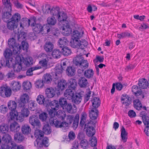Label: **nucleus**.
<instances>
[{"label":"nucleus","instance_id":"774afa93","mask_svg":"<svg viewBox=\"0 0 149 149\" xmlns=\"http://www.w3.org/2000/svg\"><path fill=\"white\" fill-rule=\"evenodd\" d=\"M40 119L42 121H45L47 117V114L43 112L40 114L39 115Z\"/></svg>","mask_w":149,"mask_h":149},{"label":"nucleus","instance_id":"8fccbe9b","mask_svg":"<svg viewBox=\"0 0 149 149\" xmlns=\"http://www.w3.org/2000/svg\"><path fill=\"white\" fill-rule=\"evenodd\" d=\"M75 71L74 68L72 67H68L66 70L67 74L68 76L70 77L74 75Z\"/></svg>","mask_w":149,"mask_h":149},{"label":"nucleus","instance_id":"0e129e2a","mask_svg":"<svg viewBox=\"0 0 149 149\" xmlns=\"http://www.w3.org/2000/svg\"><path fill=\"white\" fill-rule=\"evenodd\" d=\"M88 143L87 141L85 139L81 140L80 142L81 147L84 148L86 149L88 147Z\"/></svg>","mask_w":149,"mask_h":149},{"label":"nucleus","instance_id":"4c0bfd02","mask_svg":"<svg viewBox=\"0 0 149 149\" xmlns=\"http://www.w3.org/2000/svg\"><path fill=\"white\" fill-rule=\"evenodd\" d=\"M6 11L4 12L2 15V19L5 21L6 22V20L10 19H11V12L12 10L10 11L8 10H6Z\"/></svg>","mask_w":149,"mask_h":149},{"label":"nucleus","instance_id":"58836bf2","mask_svg":"<svg viewBox=\"0 0 149 149\" xmlns=\"http://www.w3.org/2000/svg\"><path fill=\"white\" fill-rule=\"evenodd\" d=\"M20 50H19V53H13V54L15 55V63H18L22 64V63L23 62V59H24V58L23 57H21L19 55L20 52Z\"/></svg>","mask_w":149,"mask_h":149},{"label":"nucleus","instance_id":"5fc2aeb1","mask_svg":"<svg viewBox=\"0 0 149 149\" xmlns=\"http://www.w3.org/2000/svg\"><path fill=\"white\" fill-rule=\"evenodd\" d=\"M79 118V114H76L74 118L72 126L74 129H76L78 126Z\"/></svg>","mask_w":149,"mask_h":149},{"label":"nucleus","instance_id":"4468645a","mask_svg":"<svg viewBox=\"0 0 149 149\" xmlns=\"http://www.w3.org/2000/svg\"><path fill=\"white\" fill-rule=\"evenodd\" d=\"M34 135L37 139L34 142V145L35 146L40 147V145H39V140L41 139V138L44 135L43 133L41 130H35L34 132Z\"/></svg>","mask_w":149,"mask_h":149},{"label":"nucleus","instance_id":"aec40b11","mask_svg":"<svg viewBox=\"0 0 149 149\" xmlns=\"http://www.w3.org/2000/svg\"><path fill=\"white\" fill-rule=\"evenodd\" d=\"M138 85L139 88L145 89L148 86V82L146 79L142 78L139 80Z\"/></svg>","mask_w":149,"mask_h":149},{"label":"nucleus","instance_id":"f704fd0d","mask_svg":"<svg viewBox=\"0 0 149 149\" xmlns=\"http://www.w3.org/2000/svg\"><path fill=\"white\" fill-rule=\"evenodd\" d=\"M142 117L143 121L145 125H149V117L147 116V114L142 112L140 113Z\"/></svg>","mask_w":149,"mask_h":149},{"label":"nucleus","instance_id":"f03ea898","mask_svg":"<svg viewBox=\"0 0 149 149\" xmlns=\"http://www.w3.org/2000/svg\"><path fill=\"white\" fill-rule=\"evenodd\" d=\"M42 11L44 13L50 14L51 15L56 17L60 22L66 21L67 19L66 13L63 11H60L58 7H51L49 5L47 4L45 8H43Z\"/></svg>","mask_w":149,"mask_h":149},{"label":"nucleus","instance_id":"ea45409f","mask_svg":"<svg viewBox=\"0 0 149 149\" xmlns=\"http://www.w3.org/2000/svg\"><path fill=\"white\" fill-rule=\"evenodd\" d=\"M22 133L25 134H28L30 133L31 128L28 125H25L22 127Z\"/></svg>","mask_w":149,"mask_h":149},{"label":"nucleus","instance_id":"338daca9","mask_svg":"<svg viewBox=\"0 0 149 149\" xmlns=\"http://www.w3.org/2000/svg\"><path fill=\"white\" fill-rule=\"evenodd\" d=\"M22 86L24 90H29L31 88V85L30 82L24 83L22 85Z\"/></svg>","mask_w":149,"mask_h":149},{"label":"nucleus","instance_id":"423d86ee","mask_svg":"<svg viewBox=\"0 0 149 149\" xmlns=\"http://www.w3.org/2000/svg\"><path fill=\"white\" fill-rule=\"evenodd\" d=\"M49 122L50 125L56 128L65 127H67L68 124L65 122H61L57 119L56 117L50 118Z\"/></svg>","mask_w":149,"mask_h":149},{"label":"nucleus","instance_id":"bf43d9fd","mask_svg":"<svg viewBox=\"0 0 149 149\" xmlns=\"http://www.w3.org/2000/svg\"><path fill=\"white\" fill-rule=\"evenodd\" d=\"M61 52L58 49H54L52 52V55L55 58H59L61 54Z\"/></svg>","mask_w":149,"mask_h":149},{"label":"nucleus","instance_id":"f257e3e1","mask_svg":"<svg viewBox=\"0 0 149 149\" xmlns=\"http://www.w3.org/2000/svg\"><path fill=\"white\" fill-rule=\"evenodd\" d=\"M6 61L3 60H1L2 65H6L10 68L13 66L14 71L17 72H20L22 69V64L15 63L14 65L15 60L13 58V54L12 51L9 49H6L3 53Z\"/></svg>","mask_w":149,"mask_h":149},{"label":"nucleus","instance_id":"c03bdc74","mask_svg":"<svg viewBox=\"0 0 149 149\" xmlns=\"http://www.w3.org/2000/svg\"><path fill=\"white\" fill-rule=\"evenodd\" d=\"M3 141L4 143H11L13 141H12V138L8 134H5L2 137Z\"/></svg>","mask_w":149,"mask_h":149},{"label":"nucleus","instance_id":"13d9d810","mask_svg":"<svg viewBox=\"0 0 149 149\" xmlns=\"http://www.w3.org/2000/svg\"><path fill=\"white\" fill-rule=\"evenodd\" d=\"M8 130V126L6 124H3L0 126V130L3 133H6Z\"/></svg>","mask_w":149,"mask_h":149},{"label":"nucleus","instance_id":"9b49d317","mask_svg":"<svg viewBox=\"0 0 149 149\" xmlns=\"http://www.w3.org/2000/svg\"><path fill=\"white\" fill-rule=\"evenodd\" d=\"M29 100V96L27 94H24L22 95L18 102V106L19 109L27 107L26 102H28Z\"/></svg>","mask_w":149,"mask_h":149},{"label":"nucleus","instance_id":"052dcab7","mask_svg":"<svg viewBox=\"0 0 149 149\" xmlns=\"http://www.w3.org/2000/svg\"><path fill=\"white\" fill-rule=\"evenodd\" d=\"M88 63L87 61L83 59V60H82L80 64L78 66H79L81 68H83L84 69H85L88 67Z\"/></svg>","mask_w":149,"mask_h":149},{"label":"nucleus","instance_id":"cd10ccee","mask_svg":"<svg viewBox=\"0 0 149 149\" xmlns=\"http://www.w3.org/2000/svg\"><path fill=\"white\" fill-rule=\"evenodd\" d=\"M78 84L81 87L86 88L88 84V82L85 78L81 77L79 79Z\"/></svg>","mask_w":149,"mask_h":149},{"label":"nucleus","instance_id":"4d7b16f0","mask_svg":"<svg viewBox=\"0 0 149 149\" xmlns=\"http://www.w3.org/2000/svg\"><path fill=\"white\" fill-rule=\"evenodd\" d=\"M42 130L43 134L45 133L46 134H48L51 132L50 127L48 124L45 125L43 127Z\"/></svg>","mask_w":149,"mask_h":149},{"label":"nucleus","instance_id":"c85d7f7f","mask_svg":"<svg viewBox=\"0 0 149 149\" xmlns=\"http://www.w3.org/2000/svg\"><path fill=\"white\" fill-rule=\"evenodd\" d=\"M93 108L96 109L98 108L100 104V101L98 98L95 97L91 100Z\"/></svg>","mask_w":149,"mask_h":149},{"label":"nucleus","instance_id":"4be33fe9","mask_svg":"<svg viewBox=\"0 0 149 149\" xmlns=\"http://www.w3.org/2000/svg\"><path fill=\"white\" fill-rule=\"evenodd\" d=\"M87 42L85 40H82V41H80L78 42L77 46L79 47L77 49V53L78 54V52H80L81 51L83 52L84 49V47L87 46Z\"/></svg>","mask_w":149,"mask_h":149},{"label":"nucleus","instance_id":"a19ab883","mask_svg":"<svg viewBox=\"0 0 149 149\" xmlns=\"http://www.w3.org/2000/svg\"><path fill=\"white\" fill-rule=\"evenodd\" d=\"M62 48L61 53L64 55L68 56L71 54L72 52L70 48L65 46Z\"/></svg>","mask_w":149,"mask_h":149},{"label":"nucleus","instance_id":"72a5a7b5","mask_svg":"<svg viewBox=\"0 0 149 149\" xmlns=\"http://www.w3.org/2000/svg\"><path fill=\"white\" fill-rule=\"evenodd\" d=\"M68 83L71 88L75 90L77 86V81L76 79L71 78L68 81Z\"/></svg>","mask_w":149,"mask_h":149},{"label":"nucleus","instance_id":"a18cd8bd","mask_svg":"<svg viewBox=\"0 0 149 149\" xmlns=\"http://www.w3.org/2000/svg\"><path fill=\"white\" fill-rule=\"evenodd\" d=\"M72 107L71 104L67 103L63 108V109H65L68 113H74L76 111H74L72 109Z\"/></svg>","mask_w":149,"mask_h":149},{"label":"nucleus","instance_id":"6ab92c4d","mask_svg":"<svg viewBox=\"0 0 149 149\" xmlns=\"http://www.w3.org/2000/svg\"><path fill=\"white\" fill-rule=\"evenodd\" d=\"M61 29L64 31L63 33L65 35L68 36L72 32V30L70 28L69 23L68 22L63 24L61 27Z\"/></svg>","mask_w":149,"mask_h":149},{"label":"nucleus","instance_id":"2eb2a0df","mask_svg":"<svg viewBox=\"0 0 149 149\" xmlns=\"http://www.w3.org/2000/svg\"><path fill=\"white\" fill-rule=\"evenodd\" d=\"M37 102L40 104H43L46 107H48L49 104L51 102L49 100H45L44 97L42 95H39L36 99Z\"/></svg>","mask_w":149,"mask_h":149},{"label":"nucleus","instance_id":"6e6d98bb","mask_svg":"<svg viewBox=\"0 0 149 149\" xmlns=\"http://www.w3.org/2000/svg\"><path fill=\"white\" fill-rule=\"evenodd\" d=\"M134 107L138 110H139L142 107L141 104L139 99H136L134 101Z\"/></svg>","mask_w":149,"mask_h":149},{"label":"nucleus","instance_id":"bb28decb","mask_svg":"<svg viewBox=\"0 0 149 149\" xmlns=\"http://www.w3.org/2000/svg\"><path fill=\"white\" fill-rule=\"evenodd\" d=\"M17 23L11 20L8 22L7 24V26L8 29L11 31L14 30L15 29L17 28Z\"/></svg>","mask_w":149,"mask_h":149},{"label":"nucleus","instance_id":"69168bd1","mask_svg":"<svg viewBox=\"0 0 149 149\" xmlns=\"http://www.w3.org/2000/svg\"><path fill=\"white\" fill-rule=\"evenodd\" d=\"M59 103H58V104H60L61 107L63 108V106L67 103V102L65 98H61L59 100Z\"/></svg>","mask_w":149,"mask_h":149},{"label":"nucleus","instance_id":"f3484780","mask_svg":"<svg viewBox=\"0 0 149 149\" xmlns=\"http://www.w3.org/2000/svg\"><path fill=\"white\" fill-rule=\"evenodd\" d=\"M89 111V116L91 120H95L97 118L98 114V111L95 108H91Z\"/></svg>","mask_w":149,"mask_h":149},{"label":"nucleus","instance_id":"0eeeda50","mask_svg":"<svg viewBox=\"0 0 149 149\" xmlns=\"http://www.w3.org/2000/svg\"><path fill=\"white\" fill-rule=\"evenodd\" d=\"M17 106L16 103L14 101L10 100L8 103V107L11 111L10 112V116L11 119H13L17 114V111L16 110Z\"/></svg>","mask_w":149,"mask_h":149},{"label":"nucleus","instance_id":"2f4dec72","mask_svg":"<svg viewBox=\"0 0 149 149\" xmlns=\"http://www.w3.org/2000/svg\"><path fill=\"white\" fill-rule=\"evenodd\" d=\"M15 140L18 142H22L24 140V137L23 134L20 133H17L14 136Z\"/></svg>","mask_w":149,"mask_h":149},{"label":"nucleus","instance_id":"7c9ffc66","mask_svg":"<svg viewBox=\"0 0 149 149\" xmlns=\"http://www.w3.org/2000/svg\"><path fill=\"white\" fill-rule=\"evenodd\" d=\"M127 133L124 127L122 126L121 129V136L122 141L123 142L127 141Z\"/></svg>","mask_w":149,"mask_h":149},{"label":"nucleus","instance_id":"37998d69","mask_svg":"<svg viewBox=\"0 0 149 149\" xmlns=\"http://www.w3.org/2000/svg\"><path fill=\"white\" fill-rule=\"evenodd\" d=\"M44 48L47 52H51L53 49V45L50 42H47L44 45Z\"/></svg>","mask_w":149,"mask_h":149},{"label":"nucleus","instance_id":"603ef678","mask_svg":"<svg viewBox=\"0 0 149 149\" xmlns=\"http://www.w3.org/2000/svg\"><path fill=\"white\" fill-rule=\"evenodd\" d=\"M55 16H52V17H49L47 19V23L51 25H54L56 23V20Z\"/></svg>","mask_w":149,"mask_h":149},{"label":"nucleus","instance_id":"09e8293b","mask_svg":"<svg viewBox=\"0 0 149 149\" xmlns=\"http://www.w3.org/2000/svg\"><path fill=\"white\" fill-rule=\"evenodd\" d=\"M69 41L65 37H62L59 40V43L60 45V47L62 48L68 44Z\"/></svg>","mask_w":149,"mask_h":149},{"label":"nucleus","instance_id":"412c9836","mask_svg":"<svg viewBox=\"0 0 149 149\" xmlns=\"http://www.w3.org/2000/svg\"><path fill=\"white\" fill-rule=\"evenodd\" d=\"M123 104L126 106H129L130 104L131 101V98L126 94L123 95L121 98Z\"/></svg>","mask_w":149,"mask_h":149},{"label":"nucleus","instance_id":"de8ad7c7","mask_svg":"<svg viewBox=\"0 0 149 149\" xmlns=\"http://www.w3.org/2000/svg\"><path fill=\"white\" fill-rule=\"evenodd\" d=\"M20 15L18 13H15L11 18V20L17 23L21 19Z\"/></svg>","mask_w":149,"mask_h":149},{"label":"nucleus","instance_id":"393cba45","mask_svg":"<svg viewBox=\"0 0 149 149\" xmlns=\"http://www.w3.org/2000/svg\"><path fill=\"white\" fill-rule=\"evenodd\" d=\"M20 129L19 125L15 122L12 123L10 125V129L12 132H17Z\"/></svg>","mask_w":149,"mask_h":149},{"label":"nucleus","instance_id":"39448f33","mask_svg":"<svg viewBox=\"0 0 149 149\" xmlns=\"http://www.w3.org/2000/svg\"><path fill=\"white\" fill-rule=\"evenodd\" d=\"M96 122L90 120L85 125V131L86 135L88 136H92L95 134V130L93 126L95 125Z\"/></svg>","mask_w":149,"mask_h":149},{"label":"nucleus","instance_id":"a878e982","mask_svg":"<svg viewBox=\"0 0 149 149\" xmlns=\"http://www.w3.org/2000/svg\"><path fill=\"white\" fill-rule=\"evenodd\" d=\"M23 63L25 65L28 67L32 65L33 63V60L31 57H27L23 59Z\"/></svg>","mask_w":149,"mask_h":149},{"label":"nucleus","instance_id":"b1692460","mask_svg":"<svg viewBox=\"0 0 149 149\" xmlns=\"http://www.w3.org/2000/svg\"><path fill=\"white\" fill-rule=\"evenodd\" d=\"M82 54L80 53L79 55H77L74 58L73 62L76 66H79L82 60H83L84 58L82 56Z\"/></svg>","mask_w":149,"mask_h":149},{"label":"nucleus","instance_id":"473e14b6","mask_svg":"<svg viewBox=\"0 0 149 149\" xmlns=\"http://www.w3.org/2000/svg\"><path fill=\"white\" fill-rule=\"evenodd\" d=\"M72 90L71 88L66 89L64 93V96L68 98L71 99L74 95Z\"/></svg>","mask_w":149,"mask_h":149},{"label":"nucleus","instance_id":"ddd939ff","mask_svg":"<svg viewBox=\"0 0 149 149\" xmlns=\"http://www.w3.org/2000/svg\"><path fill=\"white\" fill-rule=\"evenodd\" d=\"M29 122L30 124L34 127H39L40 125V123L38 117L35 115L30 116L29 118Z\"/></svg>","mask_w":149,"mask_h":149},{"label":"nucleus","instance_id":"3c124183","mask_svg":"<svg viewBox=\"0 0 149 149\" xmlns=\"http://www.w3.org/2000/svg\"><path fill=\"white\" fill-rule=\"evenodd\" d=\"M84 74L86 77L90 78L93 77L94 72L92 69H88L84 72Z\"/></svg>","mask_w":149,"mask_h":149},{"label":"nucleus","instance_id":"c9c22d12","mask_svg":"<svg viewBox=\"0 0 149 149\" xmlns=\"http://www.w3.org/2000/svg\"><path fill=\"white\" fill-rule=\"evenodd\" d=\"M41 68V66H39L38 65H36L35 66L29 68L28 69L26 72V74L27 76H31L33 74V71L40 69Z\"/></svg>","mask_w":149,"mask_h":149},{"label":"nucleus","instance_id":"c756f323","mask_svg":"<svg viewBox=\"0 0 149 149\" xmlns=\"http://www.w3.org/2000/svg\"><path fill=\"white\" fill-rule=\"evenodd\" d=\"M45 94L48 98L52 97L55 95L54 90L52 88H47L45 90Z\"/></svg>","mask_w":149,"mask_h":149},{"label":"nucleus","instance_id":"864d4df0","mask_svg":"<svg viewBox=\"0 0 149 149\" xmlns=\"http://www.w3.org/2000/svg\"><path fill=\"white\" fill-rule=\"evenodd\" d=\"M21 110V115L24 117H27L29 114V111L27 107L20 109Z\"/></svg>","mask_w":149,"mask_h":149},{"label":"nucleus","instance_id":"a211bd4d","mask_svg":"<svg viewBox=\"0 0 149 149\" xmlns=\"http://www.w3.org/2000/svg\"><path fill=\"white\" fill-rule=\"evenodd\" d=\"M67 85V81L64 79H61L59 81L58 83L56 89L57 91H62L65 89Z\"/></svg>","mask_w":149,"mask_h":149},{"label":"nucleus","instance_id":"680f3d73","mask_svg":"<svg viewBox=\"0 0 149 149\" xmlns=\"http://www.w3.org/2000/svg\"><path fill=\"white\" fill-rule=\"evenodd\" d=\"M49 74H46L44 75L43 78V81L44 83H49L52 80L51 76Z\"/></svg>","mask_w":149,"mask_h":149},{"label":"nucleus","instance_id":"e433bc0d","mask_svg":"<svg viewBox=\"0 0 149 149\" xmlns=\"http://www.w3.org/2000/svg\"><path fill=\"white\" fill-rule=\"evenodd\" d=\"M133 35L127 32H123L118 34V37L120 39L126 37H133Z\"/></svg>","mask_w":149,"mask_h":149},{"label":"nucleus","instance_id":"5701e85b","mask_svg":"<svg viewBox=\"0 0 149 149\" xmlns=\"http://www.w3.org/2000/svg\"><path fill=\"white\" fill-rule=\"evenodd\" d=\"M2 1L5 10H12V5L10 2V0H2Z\"/></svg>","mask_w":149,"mask_h":149},{"label":"nucleus","instance_id":"6e6552de","mask_svg":"<svg viewBox=\"0 0 149 149\" xmlns=\"http://www.w3.org/2000/svg\"><path fill=\"white\" fill-rule=\"evenodd\" d=\"M8 44L10 48L12 49L13 53H19V50H21V46L16 43L15 39L13 38L9 39Z\"/></svg>","mask_w":149,"mask_h":149},{"label":"nucleus","instance_id":"dca6fc26","mask_svg":"<svg viewBox=\"0 0 149 149\" xmlns=\"http://www.w3.org/2000/svg\"><path fill=\"white\" fill-rule=\"evenodd\" d=\"M82 96L83 94L81 93H76L71 98L72 102L76 104H79L82 100Z\"/></svg>","mask_w":149,"mask_h":149},{"label":"nucleus","instance_id":"20e7f679","mask_svg":"<svg viewBox=\"0 0 149 149\" xmlns=\"http://www.w3.org/2000/svg\"><path fill=\"white\" fill-rule=\"evenodd\" d=\"M31 27L33 32L36 34L39 33L43 31V26L40 23H36L37 19L35 16L31 17Z\"/></svg>","mask_w":149,"mask_h":149},{"label":"nucleus","instance_id":"1a4fd4ad","mask_svg":"<svg viewBox=\"0 0 149 149\" xmlns=\"http://www.w3.org/2000/svg\"><path fill=\"white\" fill-rule=\"evenodd\" d=\"M63 70L61 65H57L54 68V72H53L51 73L53 78L57 79L61 77V74Z\"/></svg>","mask_w":149,"mask_h":149},{"label":"nucleus","instance_id":"e2e57ef3","mask_svg":"<svg viewBox=\"0 0 149 149\" xmlns=\"http://www.w3.org/2000/svg\"><path fill=\"white\" fill-rule=\"evenodd\" d=\"M74 116L72 115H69L67 116V120L68 122H66L68 124L67 127L71 124L73 120H74Z\"/></svg>","mask_w":149,"mask_h":149},{"label":"nucleus","instance_id":"7ed1b4c3","mask_svg":"<svg viewBox=\"0 0 149 149\" xmlns=\"http://www.w3.org/2000/svg\"><path fill=\"white\" fill-rule=\"evenodd\" d=\"M48 107L51 108V109L48 111L49 114L50 118L56 117V116L59 118L60 117L58 112L56 111L58 109L59 107L57 101L54 100L51 102L49 104Z\"/></svg>","mask_w":149,"mask_h":149},{"label":"nucleus","instance_id":"49530a36","mask_svg":"<svg viewBox=\"0 0 149 149\" xmlns=\"http://www.w3.org/2000/svg\"><path fill=\"white\" fill-rule=\"evenodd\" d=\"M83 32L82 33L77 30H74L73 32V36L74 37V40L78 41V40L82 36Z\"/></svg>","mask_w":149,"mask_h":149},{"label":"nucleus","instance_id":"9d476101","mask_svg":"<svg viewBox=\"0 0 149 149\" xmlns=\"http://www.w3.org/2000/svg\"><path fill=\"white\" fill-rule=\"evenodd\" d=\"M12 94L10 88L7 86H2L0 87V95L3 97H10Z\"/></svg>","mask_w":149,"mask_h":149},{"label":"nucleus","instance_id":"79ce46f5","mask_svg":"<svg viewBox=\"0 0 149 149\" xmlns=\"http://www.w3.org/2000/svg\"><path fill=\"white\" fill-rule=\"evenodd\" d=\"M11 86L12 90L14 91L19 90L21 88V85L18 82L13 81L11 83Z\"/></svg>","mask_w":149,"mask_h":149},{"label":"nucleus","instance_id":"f8f14e48","mask_svg":"<svg viewBox=\"0 0 149 149\" xmlns=\"http://www.w3.org/2000/svg\"><path fill=\"white\" fill-rule=\"evenodd\" d=\"M19 28L21 30H23L24 29L26 28L29 26H31V17L28 19L27 18H23L20 21Z\"/></svg>","mask_w":149,"mask_h":149}]
</instances>
